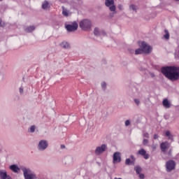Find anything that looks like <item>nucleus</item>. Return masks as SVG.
<instances>
[{
	"label": "nucleus",
	"mask_w": 179,
	"mask_h": 179,
	"mask_svg": "<svg viewBox=\"0 0 179 179\" xmlns=\"http://www.w3.org/2000/svg\"><path fill=\"white\" fill-rule=\"evenodd\" d=\"M161 72L165 78L174 82L179 79V67L176 66H166L161 69Z\"/></svg>",
	"instance_id": "nucleus-1"
},
{
	"label": "nucleus",
	"mask_w": 179,
	"mask_h": 179,
	"mask_svg": "<svg viewBox=\"0 0 179 179\" xmlns=\"http://www.w3.org/2000/svg\"><path fill=\"white\" fill-rule=\"evenodd\" d=\"M79 26L84 31H87L92 29V21L89 19H84L79 23Z\"/></svg>",
	"instance_id": "nucleus-2"
},
{
	"label": "nucleus",
	"mask_w": 179,
	"mask_h": 179,
	"mask_svg": "<svg viewBox=\"0 0 179 179\" xmlns=\"http://www.w3.org/2000/svg\"><path fill=\"white\" fill-rule=\"evenodd\" d=\"M166 170L167 173H171L173 170H176V161L170 159L166 162Z\"/></svg>",
	"instance_id": "nucleus-3"
},
{
	"label": "nucleus",
	"mask_w": 179,
	"mask_h": 179,
	"mask_svg": "<svg viewBox=\"0 0 179 179\" xmlns=\"http://www.w3.org/2000/svg\"><path fill=\"white\" fill-rule=\"evenodd\" d=\"M140 47L143 50L144 54H150V52H152V46L148 45L145 41L141 42Z\"/></svg>",
	"instance_id": "nucleus-4"
},
{
	"label": "nucleus",
	"mask_w": 179,
	"mask_h": 179,
	"mask_svg": "<svg viewBox=\"0 0 179 179\" xmlns=\"http://www.w3.org/2000/svg\"><path fill=\"white\" fill-rule=\"evenodd\" d=\"M107 150V145L102 144L101 146L96 147L95 149V155L100 156L101 153H104Z\"/></svg>",
	"instance_id": "nucleus-5"
},
{
	"label": "nucleus",
	"mask_w": 179,
	"mask_h": 179,
	"mask_svg": "<svg viewBox=\"0 0 179 179\" xmlns=\"http://www.w3.org/2000/svg\"><path fill=\"white\" fill-rule=\"evenodd\" d=\"M22 171L24 173V177L25 179H34L36 178V175L33 173H30V169H27L26 168H24L22 169Z\"/></svg>",
	"instance_id": "nucleus-6"
},
{
	"label": "nucleus",
	"mask_w": 179,
	"mask_h": 179,
	"mask_svg": "<svg viewBox=\"0 0 179 179\" xmlns=\"http://www.w3.org/2000/svg\"><path fill=\"white\" fill-rule=\"evenodd\" d=\"M78 27H79V24H78L76 22H73L72 24H67L66 26V29L68 31H76Z\"/></svg>",
	"instance_id": "nucleus-7"
},
{
	"label": "nucleus",
	"mask_w": 179,
	"mask_h": 179,
	"mask_svg": "<svg viewBox=\"0 0 179 179\" xmlns=\"http://www.w3.org/2000/svg\"><path fill=\"white\" fill-rule=\"evenodd\" d=\"M48 148V143L45 140H41L38 145V150H45Z\"/></svg>",
	"instance_id": "nucleus-8"
},
{
	"label": "nucleus",
	"mask_w": 179,
	"mask_h": 179,
	"mask_svg": "<svg viewBox=\"0 0 179 179\" xmlns=\"http://www.w3.org/2000/svg\"><path fill=\"white\" fill-rule=\"evenodd\" d=\"M138 154L140 155V156H143V157L145 159L148 160L149 157H150V155L146 152V150L145 149L141 148L138 151Z\"/></svg>",
	"instance_id": "nucleus-9"
},
{
	"label": "nucleus",
	"mask_w": 179,
	"mask_h": 179,
	"mask_svg": "<svg viewBox=\"0 0 179 179\" xmlns=\"http://www.w3.org/2000/svg\"><path fill=\"white\" fill-rule=\"evenodd\" d=\"M121 162V153L116 152L113 154V164L120 163Z\"/></svg>",
	"instance_id": "nucleus-10"
},
{
	"label": "nucleus",
	"mask_w": 179,
	"mask_h": 179,
	"mask_svg": "<svg viewBox=\"0 0 179 179\" xmlns=\"http://www.w3.org/2000/svg\"><path fill=\"white\" fill-rule=\"evenodd\" d=\"M0 178L1 179H12L10 176L8 175L6 170L0 169Z\"/></svg>",
	"instance_id": "nucleus-11"
},
{
	"label": "nucleus",
	"mask_w": 179,
	"mask_h": 179,
	"mask_svg": "<svg viewBox=\"0 0 179 179\" xmlns=\"http://www.w3.org/2000/svg\"><path fill=\"white\" fill-rule=\"evenodd\" d=\"M135 160H136L135 159V156L131 155L130 159L127 158L125 160L126 166H132V165L135 164Z\"/></svg>",
	"instance_id": "nucleus-12"
},
{
	"label": "nucleus",
	"mask_w": 179,
	"mask_h": 179,
	"mask_svg": "<svg viewBox=\"0 0 179 179\" xmlns=\"http://www.w3.org/2000/svg\"><path fill=\"white\" fill-rule=\"evenodd\" d=\"M161 150L166 155V150L169 149V143L163 142L160 145Z\"/></svg>",
	"instance_id": "nucleus-13"
},
{
	"label": "nucleus",
	"mask_w": 179,
	"mask_h": 179,
	"mask_svg": "<svg viewBox=\"0 0 179 179\" xmlns=\"http://www.w3.org/2000/svg\"><path fill=\"white\" fill-rule=\"evenodd\" d=\"M101 34H103V36H106V33L104 32V31H100V30H99V28L95 27L94 29V36L98 37L99 36H100Z\"/></svg>",
	"instance_id": "nucleus-14"
},
{
	"label": "nucleus",
	"mask_w": 179,
	"mask_h": 179,
	"mask_svg": "<svg viewBox=\"0 0 179 179\" xmlns=\"http://www.w3.org/2000/svg\"><path fill=\"white\" fill-rule=\"evenodd\" d=\"M162 104L166 108H170L171 107V104L169 101V99H164Z\"/></svg>",
	"instance_id": "nucleus-15"
},
{
	"label": "nucleus",
	"mask_w": 179,
	"mask_h": 179,
	"mask_svg": "<svg viewBox=\"0 0 179 179\" xmlns=\"http://www.w3.org/2000/svg\"><path fill=\"white\" fill-rule=\"evenodd\" d=\"M36 29V27L34 26H29L25 29V31L27 33H32V31H34Z\"/></svg>",
	"instance_id": "nucleus-16"
},
{
	"label": "nucleus",
	"mask_w": 179,
	"mask_h": 179,
	"mask_svg": "<svg viewBox=\"0 0 179 179\" xmlns=\"http://www.w3.org/2000/svg\"><path fill=\"white\" fill-rule=\"evenodd\" d=\"M10 170H12V171H13V173H17L20 170L18 166L16 165H11L10 166Z\"/></svg>",
	"instance_id": "nucleus-17"
},
{
	"label": "nucleus",
	"mask_w": 179,
	"mask_h": 179,
	"mask_svg": "<svg viewBox=\"0 0 179 179\" xmlns=\"http://www.w3.org/2000/svg\"><path fill=\"white\" fill-rule=\"evenodd\" d=\"M60 45L62 47V48H71V46L68 42L64 41L60 44Z\"/></svg>",
	"instance_id": "nucleus-18"
},
{
	"label": "nucleus",
	"mask_w": 179,
	"mask_h": 179,
	"mask_svg": "<svg viewBox=\"0 0 179 179\" xmlns=\"http://www.w3.org/2000/svg\"><path fill=\"white\" fill-rule=\"evenodd\" d=\"M106 6H112L114 5V0H106L105 1Z\"/></svg>",
	"instance_id": "nucleus-19"
},
{
	"label": "nucleus",
	"mask_w": 179,
	"mask_h": 179,
	"mask_svg": "<svg viewBox=\"0 0 179 179\" xmlns=\"http://www.w3.org/2000/svg\"><path fill=\"white\" fill-rule=\"evenodd\" d=\"M48 6H50V3H48V1H45L43 3H42V9H48Z\"/></svg>",
	"instance_id": "nucleus-20"
},
{
	"label": "nucleus",
	"mask_w": 179,
	"mask_h": 179,
	"mask_svg": "<svg viewBox=\"0 0 179 179\" xmlns=\"http://www.w3.org/2000/svg\"><path fill=\"white\" fill-rule=\"evenodd\" d=\"M165 136H167V138H169V139H171V141H173V135L171 134V133L170 132V131H166L165 132Z\"/></svg>",
	"instance_id": "nucleus-21"
},
{
	"label": "nucleus",
	"mask_w": 179,
	"mask_h": 179,
	"mask_svg": "<svg viewBox=\"0 0 179 179\" xmlns=\"http://www.w3.org/2000/svg\"><path fill=\"white\" fill-rule=\"evenodd\" d=\"M134 170L136 174H141V172L142 171V168H141V166H135Z\"/></svg>",
	"instance_id": "nucleus-22"
},
{
	"label": "nucleus",
	"mask_w": 179,
	"mask_h": 179,
	"mask_svg": "<svg viewBox=\"0 0 179 179\" xmlns=\"http://www.w3.org/2000/svg\"><path fill=\"white\" fill-rule=\"evenodd\" d=\"M139 54H143V50L142 48H138L135 50L136 55H139Z\"/></svg>",
	"instance_id": "nucleus-23"
},
{
	"label": "nucleus",
	"mask_w": 179,
	"mask_h": 179,
	"mask_svg": "<svg viewBox=\"0 0 179 179\" xmlns=\"http://www.w3.org/2000/svg\"><path fill=\"white\" fill-rule=\"evenodd\" d=\"M164 32L166 33V34L164 35V37L166 40H169L170 38V34L169 33V31L165 29Z\"/></svg>",
	"instance_id": "nucleus-24"
},
{
	"label": "nucleus",
	"mask_w": 179,
	"mask_h": 179,
	"mask_svg": "<svg viewBox=\"0 0 179 179\" xmlns=\"http://www.w3.org/2000/svg\"><path fill=\"white\" fill-rule=\"evenodd\" d=\"M130 9H131L132 10H135V12H136V9H138V6H136V5L134 4H131L130 6H129Z\"/></svg>",
	"instance_id": "nucleus-25"
},
{
	"label": "nucleus",
	"mask_w": 179,
	"mask_h": 179,
	"mask_svg": "<svg viewBox=\"0 0 179 179\" xmlns=\"http://www.w3.org/2000/svg\"><path fill=\"white\" fill-rule=\"evenodd\" d=\"M115 9H116V7L115 6H114V4L112 6H110L109 7V10H110V12H115Z\"/></svg>",
	"instance_id": "nucleus-26"
},
{
	"label": "nucleus",
	"mask_w": 179,
	"mask_h": 179,
	"mask_svg": "<svg viewBox=\"0 0 179 179\" xmlns=\"http://www.w3.org/2000/svg\"><path fill=\"white\" fill-rule=\"evenodd\" d=\"M62 15H64V16H69V14L68 13L67 10H63Z\"/></svg>",
	"instance_id": "nucleus-27"
},
{
	"label": "nucleus",
	"mask_w": 179,
	"mask_h": 179,
	"mask_svg": "<svg viewBox=\"0 0 179 179\" xmlns=\"http://www.w3.org/2000/svg\"><path fill=\"white\" fill-rule=\"evenodd\" d=\"M101 87L104 90H106V87H107V84L106 83V82H103V83H101Z\"/></svg>",
	"instance_id": "nucleus-28"
},
{
	"label": "nucleus",
	"mask_w": 179,
	"mask_h": 179,
	"mask_svg": "<svg viewBox=\"0 0 179 179\" xmlns=\"http://www.w3.org/2000/svg\"><path fill=\"white\" fill-rule=\"evenodd\" d=\"M35 131H36V126L32 125V126L30 127V131H31V132H34Z\"/></svg>",
	"instance_id": "nucleus-29"
},
{
	"label": "nucleus",
	"mask_w": 179,
	"mask_h": 179,
	"mask_svg": "<svg viewBox=\"0 0 179 179\" xmlns=\"http://www.w3.org/2000/svg\"><path fill=\"white\" fill-rule=\"evenodd\" d=\"M149 143V140L148 139H143V145H146Z\"/></svg>",
	"instance_id": "nucleus-30"
},
{
	"label": "nucleus",
	"mask_w": 179,
	"mask_h": 179,
	"mask_svg": "<svg viewBox=\"0 0 179 179\" xmlns=\"http://www.w3.org/2000/svg\"><path fill=\"white\" fill-rule=\"evenodd\" d=\"M134 103H136V104L137 106H139V104H141V101H139V99H134Z\"/></svg>",
	"instance_id": "nucleus-31"
},
{
	"label": "nucleus",
	"mask_w": 179,
	"mask_h": 179,
	"mask_svg": "<svg viewBox=\"0 0 179 179\" xmlns=\"http://www.w3.org/2000/svg\"><path fill=\"white\" fill-rule=\"evenodd\" d=\"M173 150L170 149L169 151L168 152L167 155L168 156H169L170 157H171L172 155H173Z\"/></svg>",
	"instance_id": "nucleus-32"
},
{
	"label": "nucleus",
	"mask_w": 179,
	"mask_h": 179,
	"mask_svg": "<svg viewBox=\"0 0 179 179\" xmlns=\"http://www.w3.org/2000/svg\"><path fill=\"white\" fill-rule=\"evenodd\" d=\"M131 124V122L129 120H126L125 121V125L126 127H128Z\"/></svg>",
	"instance_id": "nucleus-33"
},
{
	"label": "nucleus",
	"mask_w": 179,
	"mask_h": 179,
	"mask_svg": "<svg viewBox=\"0 0 179 179\" xmlns=\"http://www.w3.org/2000/svg\"><path fill=\"white\" fill-rule=\"evenodd\" d=\"M143 136H144V138H149V133H144L143 134Z\"/></svg>",
	"instance_id": "nucleus-34"
},
{
	"label": "nucleus",
	"mask_w": 179,
	"mask_h": 179,
	"mask_svg": "<svg viewBox=\"0 0 179 179\" xmlns=\"http://www.w3.org/2000/svg\"><path fill=\"white\" fill-rule=\"evenodd\" d=\"M139 178H140L141 179H144V178H145V175L143 174V173H139Z\"/></svg>",
	"instance_id": "nucleus-35"
},
{
	"label": "nucleus",
	"mask_w": 179,
	"mask_h": 179,
	"mask_svg": "<svg viewBox=\"0 0 179 179\" xmlns=\"http://www.w3.org/2000/svg\"><path fill=\"white\" fill-rule=\"evenodd\" d=\"M117 8H118V9H120V10H122V9H123V6H122V5H121V4H119V5L117 6Z\"/></svg>",
	"instance_id": "nucleus-36"
},
{
	"label": "nucleus",
	"mask_w": 179,
	"mask_h": 179,
	"mask_svg": "<svg viewBox=\"0 0 179 179\" xmlns=\"http://www.w3.org/2000/svg\"><path fill=\"white\" fill-rule=\"evenodd\" d=\"M20 93L23 94V87H20Z\"/></svg>",
	"instance_id": "nucleus-37"
},
{
	"label": "nucleus",
	"mask_w": 179,
	"mask_h": 179,
	"mask_svg": "<svg viewBox=\"0 0 179 179\" xmlns=\"http://www.w3.org/2000/svg\"><path fill=\"white\" fill-rule=\"evenodd\" d=\"M4 25L2 24V19H0V27H3Z\"/></svg>",
	"instance_id": "nucleus-38"
},
{
	"label": "nucleus",
	"mask_w": 179,
	"mask_h": 179,
	"mask_svg": "<svg viewBox=\"0 0 179 179\" xmlns=\"http://www.w3.org/2000/svg\"><path fill=\"white\" fill-rule=\"evenodd\" d=\"M157 138H159V135L155 134L153 138L154 139H157Z\"/></svg>",
	"instance_id": "nucleus-39"
},
{
	"label": "nucleus",
	"mask_w": 179,
	"mask_h": 179,
	"mask_svg": "<svg viewBox=\"0 0 179 179\" xmlns=\"http://www.w3.org/2000/svg\"><path fill=\"white\" fill-rule=\"evenodd\" d=\"M61 149H65V145H61Z\"/></svg>",
	"instance_id": "nucleus-40"
},
{
	"label": "nucleus",
	"mask_w": 179,
	"mask_h": 179,
	"mask_svg": "<svg viewBox=\"0 0 179 179\" xmlns=\"http://www.w3.org/2000/svg\"><path fill=\"white\" fill-rule=\"evenodd\" d=\"M152 149H153V150H155L156 149V146H153Z\"/></svg>",
	"instance_id": "nucleus-41"
},
{
	"label": "nucleus",
	"mask_w": 179,
	"mask_h": 179,
	"mask_svg": "<svg viewBox=\"0 0 179 179\" xmlns=\"http://www.w3.org/2000/svg\"><path fill=\"white\" fill-rule=\"evenodd\" d=\"M114 179H122V178H115Z\"/></svg>",
	"instance_id": "nucleus-42"
},
{
	"label": "nucleus",
	"mask_w": 179,
	"mask_h": 179,
	"mask_svg": "<svg viewBox=\"0 0 179 179\" xmlns=\"http://www.w3.org/2000/svg\"><path fill=\"white\" fill-rule=\"evenodd\" d=\"M175 1H176V2H178L179 0H175Z\"/></svg>",
	"instance_id": "nucleus-43"
},
{
	"label": "nucleus",
	"mask_w": 179,
	"mask_h": 179,
	"mask_svg": "<svg viewBox=\"0 0 179 179\" xmlns=\"http://www.w3.org/2000/svg\"><path fill=\"white\" fill-rule=\"evenodd\" d=\"M0 1H3V0H0Z\"/></svg>",
	"instance_id": "nucleus-44"
}]
</instances>
